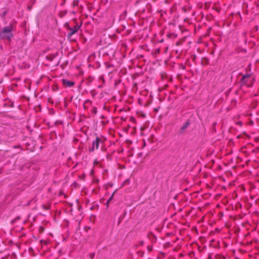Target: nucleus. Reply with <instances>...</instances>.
<instances>
[{"mask_svg":"<svg viewBox=\"0 0 259 259\" xmlns=\"http://www.w3.org/2000/svg\"><path fill=\"white\" fill-rule=\"evenodd\" d=\"M13 30V26L11 24L9 26H5L0 31V39L3 40L7 39L11 41V37L13 36L12 32Z\"/></svg>","mask_w":259,"mask_h":259,"instance_id":"nucleus-1","label":"nucleus"},{"mask_svg":"<svg viewBox=\"0 0 259 259\" xmlns=\"http://www.w3.org/2000/svg\"><path fill=\"white\" fill-rule=\"evenodd\" d=\"M123 214L124 215H123V218L121 219V220L118 223V224L122 222H127L128 221V219H126V218H125V215L126 214V211H124L123 213Z\"/></svg>","mask_w":259,"mask_h":259,"instance_id":"nucleus-10","label":"nucleus"},{"mask_svg":"<svg viewBox=\"0 0 259 259\" xmlns=\"http://www.w3.org/2000/svg\"><path fill=\"white\" fill-rule=\"evenodd\" d=\"M67 13V11H66L65 12H61L60 13V17H63L64 15H65Z\"/></svg>","mask_w":259,"mask_h":259,"instance_id":"nucleus-16","label":"nucleus"},{"mask_svg":"<svg viewBox=\"0 0 259 259\" xmlns=\"http://www.w3.org/2000/svg\"><path fill=\"white\" fill-rule=\"evenodd\" d=\"M20 219V217H17L16 219H15V220H13L12 221V223L14 222V221H15L17 219Z\"/></svg>","mask_w":259,"mask_h":259,"instance_id":"nucleus-26","label":"nucleus"},{"mask_svg":"<svg viewBox=\"0 0 259 259\" xmlns=\"http://www.w3.org/2000/svg\"><path fill=\"white\" fill-rule=\"evenodd\" d=\"M55 124H57V121H55L54 123Z\"/></svg>","mask_w":259,"mask_h":259,"instance_id":"nucleus-32","label":"nucleus"},{"mask_svg":"<svg viewBox=\"0 0 259 259\" xmlns=\"http://www.w3.org/2000/svg\"><path fill=\"white\" fill-rule=\"evenodd\" d=\"M190 124V121L188 120H187L185 123L180 128V132H181V133H183L185 130V129H186L188 126Z\"/></svg>","mask_w":259,"mask_h":259,"instance_id":"nucleus-6","label":"nucleus"},{"mask_svg":"<svg viewBox=\"0 0 259 259\" xmlns=\"http://www.w3.org/2000/svg\"><path fill=\"white\" fill-rule=\"evenodd\" d=\"M127 14V11L126 10H125V11L122 13L120 16V19H124L125 17L126 16Z\"/></svg>","mask_w":259,"mask_h":259,"instance_id":"nucleus-8","label":"nucleus"},{"mask_svg":"<svg viewBox=\"0 0 259 259\" xmlns=\"http://www.w3.org/2000/svg\"><path fill=\"white\" fill-rule=\"evenodd\" d=\"M81 25V24L78 25V24H76L74 27H71L70 28H69V30H70V32L68 33L67 36L68 39H70V41L72 40L71 38V36L78 31Z\"/></svg>","mask_w":259,"mask_h":259,"instance_id":"nucleus-2","label":"nucleus"},{"mask_svg":"<svg viewBox=\"0 0 259 259\" xmlns=\"http://www.w3.org/2000/svg\"><path fill=\"white\" fill-rule=\"evenodd\" d=\"M7 12H8L7 11L5 10L2 14H0V16L2 17V18L4 19L5 18V16L6 15Z\"/></svg>","mask_w":259,"mask_h":259,"instance_id":"nucleus-12","label":"nucleus"},{"mask_svg":"<svg viewBox=\"0 0 259 259\" xmlns=\"http://www.w3.org/2000/svg\"><path fill=\"white\" fill-rule=\"evenodd\" d=\"M256 6L259 7V2L256 4Z\"/></svg>","mask_w":259,"mask_h":259,"instance_id":"nucleus-30","label":"nucleus"},{"mask_svg":"<svg viewBox=\"0 0 259 259\" xmlns=\"http://www.w3.org/2000/svg\"><path fill=\"white\" fill-rule=\"evenodd\" d=\"M126 142L127 143H128V142H130V141H129L128 140H126Z\"/></svg>","mask_w":259,"mask_h":259,"instance_id":"nucleus-31","label":"nucleus"},{"mask_svg":"<svg viewBox=\"0 0 259 259\" xmlns=\"http://www.w3.org/2000/svg\"><path fill=\"white\" fill-rule=\"evenodd\" d=\"M101 141V139L97 136L96 138V140L93 142L92 147L89 150L90 152L94 151L95 147L96 149H97L99 147V143Z\"/></svg>","mask_w":259,"mask_h":259,"instance_id":"nucleus-4","label":"nucleus"},{"mask_svg":"<svg viewBox=\"0 0 259 259\" xmlns=\"http://www.w3.org/2000/svg\"><path fill=\"white\" fill-rule=\"evenodd\" d=\"M251 77V75L249 74H247L245 75H243L242 79L240 80V83L242 85H246L247 87H250V85L248 83V79Z\"/></svg>","mask_w":259,"mask_h":259,"instance_id":"nucleus-3","label":"nucleus"},{"mask_svg":"<svg viewBox=\"0 0 259 259\" xmlns=\"http://www.w3.org/2000/svg\"><path fill=\"white\" fill-rule=\"evenodd\" d=\"M122 48H124V49H127V46L126 44L123 43L122 44Z\"/></svg>","mask_w":259,"mask_h":259,"instance_id":"nucleus-20","label":"nucleus"},{"mask_svg":"<svg viewBox=\"0 0 259 259\" xmlns=\"http://www.w3.org/2000/svg\"><path fill=\"white\" fill-rule=\"evenodd\" d=\"M66 1V0H63V2H62V3L61 4V6L64 5L65 4V3Z\"/></svg>","mask_w":259,"mask_h":259,"instance_id":"nucleus-25","label":"nucleus"},{"mask_svg":"<svg viewBox=\"0 0 259 259\" xmlns=\"http://www.w3.org/2000/svg\"><path fill=\"white\" fill-rule=\"evenodd\" d=\"M95 253H90V257L92 259L94 258V257H95Z\"/></svg>","mask_w":259,"mask_h":259,"instance_id":"nucleus-18","label":"nucleus"},{"mask_svg":"<svg viewBox=\"0 0 259 259\" xmlns=\"http://www.w3.org/2000/svg\"><path fill=\"white\" fill-rule=\"evenodd\" d=\"M43 206V208L46 209V210H47V209H49V207H48V206H45L44 205L42 206Z\"/></svg>","mask_w":259,"mask_h":259,"instance_id":"nucleus-24","label":"nucleus"},{"mask_svg":"<svg viewBox=\"0 0 259 259\" xmlns=\"http://www.w3.org/2000/svg\"><path fill=\"white\" fill-rule=\"evenodd\" d=\"M64 26L68 30H69V28L71 27L69 26V23L68 22L65 23Z\"/></svg>","mask_w":259,"mask_h":259,"instance_id":"nucleus-13","label":"nucleus"},{"mask_svg":"<svg viewBox=\"0 0 259 259\" xmlns=\"http://www.w3.org/2000/svg\"><path fill=\"white\" fill-rule=\"evenodd\" d=\"M137 82H134V86H133V90H134V88H136V90H135V91H137Z\"/></svg>","mask_w":259,"mask_h":259,"instance_id":"nucleus-19","label":"nucleus"},{"mask_svg":"<svg viewBox=\"0 0 259 259\" xmlns=\"http://www.w3.org/2000/svg\"><path fill=\"white\" fill-rule=\"evenodd\" d=\"M122 27H123V29H125V27H125V25L124 24H122Z\"/></svg>","mask_w":259,"mask_h":259,"instance_id":"nucleus-27","label":"nucleus"},{"mask_svg":"<svg viewBox=\"0 0 259 259\" xmlns=\"http://www.w3.org/2000/svg\"><path fill=\"white\" fill-rule=\"evenodd\" d=\"M93 112H94V114H96L97 112V109L96 108H93Z\"/></svg>","mask_w":259,"mask_h":259,"instance_id":"nucleus-22","label":"nucleus"},{"mask_svg":"<svg viewBox=\"0 0 259 259\" xmlns=\"http://www.w3.org/2000/svg\"><path fill=\"white\" fill-rule=\"evenodd\" d=\"M121 119H122V120H124V121H125V120H126V118H123V117H122V118H121Z\"/></svg>","mask_w":259,"mask_h":259,"instance_id":"nucleus-29","label":"nucleus"},{"mask_svg":"<svg viewBox=\"0 0 259 259\" xmlns=\"http://www.w3.org/2000/svg\"><path fill=\"white\" fill-rule=\"evenodd\" d=\"M62 82L64 86L66 87H72L74 85V82L72 81L68 80L66 79H63Z\"/></svg>","mask_w":259,"mask_h":259,"instance_id":"nucleus-5","label":"nucleus"},{"mask_svg":"<svg viewBox=\"0 0 259 259\" xmlns=\"http://www.w3.org/2000/svg\"><path fill=\"white\" fill-rule=\"evenodd\" d=\"M57 55V53H56V54H51L48 57V59L50 61H53L54 59L56 57Z\"/></svg>","mask_w":259,"mask_h":259,"instance_id":"nucleus-9","label":"nucleus"},{"mask_svg":"<svg viewBox=\"0 0 259 259\" xmlns=\"http://www.w3.org/2000/svg\"><path fill=\"white\" fill-rule=\"evenodd\" d=\"M152 249V247L150 246H148V250H151Z\"/></svg>","mask_w":259,"mask_h":259,"instance_id":"nucleus-28","label":"nucleus"},{"mask_svg":"<svg viewBox=\"0 0 259 259\" xmlns=\"http://www.w3.org/2000/svg\"><path fill=\"white\" fill-rule=\"evenodd\" d=\"M74 21L75 22H76V19H74Z\"/></svg>","mask_w":259,"mask_h":259,"instance_id":"nucleus-34","label":"nucleus"},{"mask_svg":"<svg viewBox=\"0 0 259 259\" xmlns=\"http://www.w3.org/2000/svg\"><path fill=\"white\" fill-rule=\"evenodd\" d=\"M113 196V193L112 194V195H111V196L109 198V199L107 200V202H106V205H107V207L108 206V204H109V202H110V201L111 200V199H112Z\"/></svg>","mask_w":259,"mask_h":259,"instance_id":"nucleus-14","label":"nucleus"},{"mask_svg":"<svg viewBox=\"0 0 259 259\" xmlns=\"http://www.w3.org/2000/svg\"><path fill=\"white\" fill-rule=\"evenodd\" d=\"M120 166V168L121 169H123V168H125V166L124 165H119Z\"/></svg>","mask_w":259,"mask_h":259,"instance_id":"nucleus-23","label":"nucleus"},{"mask_svg":"<svg viewBox=\"0 0 259 259\" xmlns=\"http://www.w3.org/2000/svg\"><path fill=\"white\" fill-rule=\"evenodd\" d=\"M130 119H131V122H135L136 121L135 119L134 118H133L132 116H131Z\"/></svg>","mask_w":259,"mask_h":259,"instance_id":"nucleus-21","label":"nucleus"},{"mask_svg":"<svg viewBox=\"0 0 259 259\" xmlns=\"http://www.w3.org/2000/svg\"><path fill=\"white\" fill-rule=\"evenodd\" d=\"M8 100L9 102L7 103H5L4 104V107H11V108H12V107H14V102H12L11 100H9L8 99H5V101H6Z\"/></svg>","mask_w":259,"mask_h":259,"instance_id":"nucleus-7","label":"nucleus"},{"mask_svg":"<svg viewBox=\"0 0 259 259\" xmlns=\"http://www.w3.org/2000/svg\"><path fill=\"white\" fill-rule=\"evenodd\" d=\"M28 9H29V10H30V9H31V7H28Z\"/></svg>","mask_w":259,"mask_h":259,"instance_id":"nucleus-33","label":"nucleus"},{"mask_svg":"<svg viewBox=\"0 0 259 259\" xmlns=\"http://www.w3.org/2000/svg\"><path fill=\"white\" fill-rule=\"evenodd\" d=\"M78 1L77 0H74L73 2V6H76L78 5Z\"/></svg>","mask_w":259,"mask_h":259,"instance_id":"nucleus-17","label":"nucleus"},{"mask_svg":"<svg viewBox=\"0 0 259 259\" xmlns=\"http://www.w3.org/2000/svg\"><path fill=\"white\" fill-rule=\"evenodd\" d=\"M130 179H126L122 184L121 186H125L129 183Z\"/></svg>","mask_w":259,"mask_h":259,"instance_id":"nucleus-15","label":"nucleus"},{"mask_svg":"<svg viewBox=\"0 0 259 259\" xmlns=\"http://www.w3.org/2000/svg\"><path fill=\"white\" fill-rule=\"evenodd\" d=\"M129 128H130V124H128L127 127H124L123 128V132H124L126 134H127L128 133Z\"/></svg>","mask_w":259,"mask_h":259,"instance_id":"nucleus-11","label":"nucleus"}]
</instances>
